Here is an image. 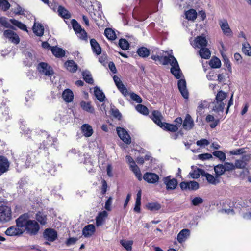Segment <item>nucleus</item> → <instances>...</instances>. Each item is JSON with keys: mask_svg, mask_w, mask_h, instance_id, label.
<instances>
[{"mask_svg": "<svg viewBox=\"0 0 251 251\" xmlns=\"http://www.w3.org/2000/svg\"><path fill=\"white\" fill-rule=\"evenodd\" d=\"M206 121L207 122H213L212 123L210 124V126L211 128H215L219 123V119H215L214 117L211 115H208L206 116Z\"/></svg>", "mask_w": 251, "mask_h": 251, "instance_id": "41", "label": "nucleus"}, {"mask_svg": "<svg viewBox=\"0 0 251 251\" xmlns=\"http://www.w3.org/2000/svg\"><path fill=\"white\" fill-rule=\"evenodd\" d=\"M9 21L14 25L17 26L19 29L28 32V29L25 25L22 23L21 22L15 19H10Z\"/></svg>", "mask_w": 251, "mask_h": 251, "instance_id": "32", "label": "nucleus"}, {"mask_svg": "<svg viewBox=\"0 0 251 251\" xmlns=\"http://www.w3.org/2000/svg\"><path fill=\"white\" fill-rule=\"evenodd\" d=\"M158 60L162 63L163 65L170 64L172 66L171 72L176 79H180L182 75L178 63L175 57L172 55L168 56H159L158 55Z\"/></svg>", "mask_w": 251, "mask_h": 251, "instance_id": "2", "label": "nucleus"}, {"mask_svg": "<svg viewBox=\"0 0 251 251\" xmlns=\"http://www.w3.org/2000/svg\"><path fill=\"white\" fill-rule=\"evenodd\" d=\"M53 139L50 135H48L46 140H44L39 146L40 150L47 151L49 147L53 145Z\"/></svg>", "mask_w": 251, "mask_h": 251, "instance_id": "14", "label": "nucleus"}, {"mask_svg": "<svg viewBox=\"0 0 251 251\" xmlns=\"http://www.w3.org/2000/svg\"><path fill=\"white\" fill-rule=\"evenodd\" d=\"M120 243L127 251H132V241L121 240H120Z\"/></svg>", "mask_w": 251, "mask_h": 251, "instance_id": "45", "label": "nucleus"}, {"mask_svg": "<svg viewBox=\"0 0 251 251\" xmlns=\"http://www.w3.org/2000/svg\"><path fill=\"white\" fill-rule=\"evenodd\" d=\"M10 7V4L9 2L6 0H0V8L6 11L8 10Z\"/></svg>", "mask_w": 251, "mask_h": 251, "instance_id": "51", "label": "nucleus"}, {"mask_svg": "<svg viewBox=\"0 0 251 251\" xmlns=\"http://www.w3.org/2000/svg\"><path fill=\"white\" fill-rule=\"evenodd\" d=\"M130 98L133 100L136 101L137 103H141L142 102V99L141 97L134 93H132L130 94Z\"/></svg>", "mask_w": 251, "mask_h": 251, "instance_id": "56", "label": "nucleus"}, {"mask_svg": "<svg viewBox=\"0 0 251 251\" xmlns=\"http://www.w3.org/2000/svg\"><path fill=\"white\" fill-rule=\"evenodd\" d=\"M136 109L140 113L144 115H147L149 114V110L147 107L142 104H138L136 106Z\"/></svg>", "mask_w": 251, "mask_h": 251, "instance_id": "46", "label": "nucleus"}, {"mask_svg": "<svg viewBox=\"0 0 251 251\" xmlns=\"http://www.w3.org/2000/svg\"><path fill=\"white\" fill-rule=\"evenodd\" d=\"M104 35L108 39L110 40H114L116 38L114 31L110 28H106L105 29Z\"/></svg>", "mask_w": 251, "mask_h": 251, "instance_id": "37", "label": "nucleus"}, {"mask_svg": "<svg viewBox=\"0 0 251 251\" xmlns=\"http://www.w3.org/2000/svg\"><path fill=\"white\" fill-rule=\"evenodd\" d=\"M190 235V230L188 229H183L177 235V240L179 243L184 242Z\"/></svg>", "mask_w": 251, "mask_h": 251, "instance_id": "23", "label": "nucleus"}, {"mask_svg": "<svg viewBox=\"0 0 251 251\" xmlns=\"http://www.w3.org/2000/svg\"><path fill=\"white\" fill-rule=\"evenodd\" d=\"M82 75L83 79L86 83L90 84L93 83L94 80L92 78V75L89 71H83L82 73Z\"/></svg>", "mask_w": 251, "mask_h": 251, "instance_id": "40", "label": "nucleus"}, {"mask_svg": "<svg viewBox=\"0 0 251 251\" xmlns=\"http://www.w3.org/2000/svg\"><path fill=\"white\" fill-rule=\"evenodd\" d=\"M119 45L120 48L123 50H127L129 47V43L125 39H120L119 41Z\"/></svg>", "mask_w": 251, "mask_h": 251, "instance_id": "47", "label": "nucleus"}, {"mask_svg": "<svg viewBox=\"0 0 251 251\" xmlns=\"http://www.w3.org/2000/svg\"><path fill=\"white\" fill-rule=\"evenodd\" d=\"M4 36L8 39L12 43L18 44L20 42V38L16 33L13 31L7 29L3 32Z\"/></svg>", "mask_w": 251, "mask_h": 251, "instance_id": "8", "label": "nucleus"}, {"mask_svg": "<svg viewBox=\"0 0 251 251\" xmlns=\"http://www.w3.org/2000/svg\"><path fill=\"white\" fill-rule=\"evenodd\" d=\"M36 221L39 222L42 225H45L47 224V216L41 212H37L35 215Z\"/></svg>", "mask_w": 251, "mask_h": 251, "instance_id": "33", "label": "nucleus"}, {"mask_svg": "<svg viewBox=\"0 0 251 251\" xmlns=\"http://www.w3.org/2000/svg\"><path fill=\"white\" fill-rule=\"evenodd\" d=\"M108 216V213L106 211H103L99 213L96 217V225L99 226H101L104 220V219Z\"/></svg>", "mask_w": 251, "mask_h": 251, "instance_id": "29", "label": "nucleus"}, {"mask_svg": "<svg viewBox=\"0 0 251 251\" xmlns=\"http://www.w3.org/2000/svg\"><path fill=\"white\" fill-rule=\"evenodd\" d=\"M33 31L37 36L41 37L44 33V27L41 24L36 25L35 23L33 27Z\"/></svg>", "mask_w": 251, "mask_h": 251, "instance_id": "31", "label": "nucleus"}, {"mask_svg": "<svg viewBox=\"0 0 251 251\" xmlns=\"http://www.w3.org/2000/svg\"><path fill=\"white\" fill-rule=\"evenodd\" d=\"M213 155L218 158L222 161H224L226 158L225 154L221 151H215L213 152Z\"/></svg>", "mask_w": 251, "mask_h": 251, "instance_id": "52", "label": "nucleus"}, {"mask_svg": "<svg viewBox=\"0 0 251 251\" xmlns=\"http://www.w3.org/2000/svg\"><path fill=\"white\" fill-rule=\"evenodd\" d=\"M182 126L184 129L187 130H190L193 128L194 126V121L190 115H186Z\"/></svg>", "mask_w": 251, "mask_h": 251, "instance_id": "18", "label": "nucleus"}, {"mask_svg": "<svg viewBox=\"0 0 251 251\" xmlns=\"http://www.w3.org/2000/svg\"><path fill=\"white\" fill-rule=\"evenodd\" d=\"M191 44L195 48L201 49L206 47L207 41L205 37L199 36L195 38L194 42H191Z\"/></svg>", "mask_w": 251, "mask_h": 251, "instance_id": "9", "label": "nucleus"}, {"mask_svg": "<svg viewBox=\"0 0 251 251\" xmlns=\"http://www.w3.org/2000/svg\"><path fill=\"white\" fill-rule=\"evenodd\" d=\"M90 44L93 52L97 55H100L101 53V48L95 39L90 40Z\"/></svg>", "mask_w": 251, "mask_h": 251, "instance_id": "24", "label": "nucleus"}, {"mask_svg": "<svg viewBox=\"0 0 251 251\" xmlns=\"http://www.w3.org/2000/svg\"><path fill=\"white\" fill-rule=\"evenodd\" d=\"M12 218L11 208L6 205L0 206V221L7 222L9 221Z\"/></svg>", "mask_w": 251, "mask_h": 251, "instance_id": "4", "label": "nucleus"}, {"mask_svg": "<svg viewBox=\"0 0 251 251\" xmlns=\"http://www.w3.org/2000/svg\"><path fill=\"white\" fill-rule=\"evenodd\" d=\"M223 57V62L224 63V64L226 65V66L227 67V68L229 70V71H231V66L230 63V61L228 59V58L227 57L226 55H222Z\"/></svg>", "mask_w": 251, "mask_h": 251, "instance_id": "64", "label": "nucleus"}, {"mask_svg": "<svg viewBox=\"0 0 251 251\" xmlns=\"http://www.w3.org/2000/svg\"><path fill=\"white\" fill-rule=\"evenodd\" d=\"M111 115L115 118L120 120L122 115L120 111L118 109H111Z\"/></svg>", "mask_w": 251, "mask_h": 251, "instance_id": "60", "label": "nucleus"}, {"mask_svg": "<svg viewBox=\"0 0 251 251\" xmlns=\"http://www.w3.org/2000/svg\"><path fill=\"white\" fill-rule=\"evenodd\" d=\"M62 98L67 103L71 102L74 99V94L70 89H65L62 93Z\"/></svg>", "mask_w": 251, "mask_h": 251, "instance_id": "21", "label": "nucleus"}, {"mask_svg": "<svg viewBox=\"0 0 251 251\" xmlns=\"http://www.w3.org/2000/svg\"><path fill=\"white\" fill-rule=\"evenodd\" d=\"M185 14L187 19L193 21L196 19L198 15L196 11L193 9L186 11Z\"/></svg>", "mask_w": 251, "mask_h": 251, "instance_id": "36", "label": "nucleus"}, {"mask_svg": "<svg viewBox=\"0 0 251 251\" xmlns=\"http://www.w3.org/2000/svg\"><path fill=\"white\" fill-rule=\"evenodd\" d=\"M9 166L10 163L7 157L0 155V176L8 170Z\"/></svg>", "mask_w": 251, "mask_h": 251, "instance_id": "13", "label": "nucleus"}, {"mask_svg": "<svg viewBox=\"0 0 251 251\" xmlns=\"http://www.w3.org/2000/svg\"><path fill=\"white\" fill-rule=\"evenodd\" d=\"M137 53L139 56L145 58L150 55V50L145 47H141L138 49Z\"/></svg>", "mask_w": 251, "mask_h": 251, "instance_id": "35", "label": "nucleus"}, {"mask_svg": "<svg viewBox=\"0 0 251 251\" xmlns=\"http://www.w3.org/2000/svg\"><path fill=\"white\" fill-rule=\"evenodd\" d=\"M199 55L202 58L207 59L210 57L211 53L209 50L205 47L200 50Z\"/></svg>", "mask_w": 251, "mask_h": 251, "instance_id": "38", "label": "nucleus"}, {"mask_svg": "<svg viewBox=\"0 0 251 251\" xmlns=\"http://www.w3.org/2000/svg\"><path fill=\"white\" fill-rule=\"evenodd\" d=\"M163 181L168 191L175 189L178 184L177 180L174 178H171L170 176L164 177Z\"/></svg>", "mask_w": 251, "mask_h": 251, "instance_id": "11", "label": "nucleus"}, {"mask_svg": "<svg viewBox=\"0 0 251 251\" xmlns=\"http://www.w3.org/2000/svg\"><path fill=\"white\" fill-rule=\"evenodd\" d=\"M202 176L205 177L208 182L211 184L216 185L220 182L218 177H215L213 175L208 173L203 172V174H202Z\"/></svg>", "mask_w": 251, "mask_h": 251, "instance_id": "27", "label": "nucleus"}, {"mask_svg": "<svg viewBox=\"0 0 251 251\" xmlns=\"http://www.w3.org/2000/svg\"><path fill=\"white\" fill-rule=\"evenodd\" d=\"M246 152L245 148H240L232 150L230 151V153L232 155H240Z\"/></svg>", "mask_w": 251, "mask_h": 251, "instance_id": "59", "label": "nucleus"}, {"mask_svg": "<svg viewBox=\"0 0 251 251\" xmlns=\"http://www.w3.org/2000/svg\"><path fill=\"white\" fill-rule=\"evenodd\" d=\"M178 87L184 98L188 99L189 97V93L186 88V82L185 79H181L178 81Z\"/></svg>", "mask_w": 251, "mask_h": 251, "instance_id": "15", "label": "nucleus"}, {"mask_svg": "<svg viewBox=\"0 0 251 251\" xmlns=\"http://www.w3.org/2000/svg\"><path fill=\"white\" fill-rule=\"evenodd\" d=\"M25 10L23 9L21 6L17 4L16 8L15 9L14 13L16 15H24L25 14Z\"/></svg>", "mask_w": 251, "mask_h": 251, "instance_id": "62", "label": "nucleus"}, {"mask_svg": "<svg viewBox=\"0 0 251 251\" xmlns=\"http://www.w3.org/2000/svg\"><path fill=\"white\" fill-rule=\"evenodd\" d=\"M203 200L199 197H196L192 200V203L194 206H198L200 204L202 203Z\"/></svg>", "mask_w": 251, "mask_h": 251, "instance_id": "57", "label": "nucleus"}, {"mask_svg": "<svg viewBox=\"0 0 251 251\" xmlns=\"http://www.w3.org/2000/svg\"><path fill=\"white\" fill-rule=\"evenodd\" d=\"M116 130L119 137L125 144H130L131 143L130 136L125 129L118 127Z\"/></svg>", "mask_w": 251, "mask_h": 251, "instance_id": "7", "label": "nucleus"}, {"mask_svg": "<svg viewBox=\"0 0 251 251\" xmlns=\"http://www.w3.org/2000/svg\"><path fill=\"white\" fill-rule=\"evenodd\" d=\"M203 172H204L203 170L198 168L190 173V175L193 178H198L200 176L201 174H203Z\"/></svg>", "mask_w": 251, "mask_h": 251, "instance_id": "49", "label": "nucleus"}, {"mask_svg": "<svg viewBox=\"0 0 251 251\" xmlns=\"http://www.w3.org/2000/svg\"><path fill=\"white\" fill-rule=\"evenodd\" d=\"M227 97V93H225L223 91H220L217 93L215 100L223 102V103H226L227 100H226V98Z\"/></svg>", "mask_w": 251, "mask_h": 251, "instance_id": "34", "label": "nucleus"}, {"mask_svg": "<svg viewBox=\"0 0 251 251\" xmlns=\"http://www.w3.org/2000/svg\"><path fill=\"white\" fill-rule=\"evenodd\" d=\"M219 25L225 35L229 36L232 34V30L230 29L227 21L226 19L219 20Z\"/></svg>", "mask_w": 251, "mask_h": 251, "instance_id": "12", "label": "nucleus"}, {"mask_svg": "<svg viewBox=\"0 0 251 251\" xmlns=\"http://www.w3.org/2000/svg\"><path fill=\"white\" fill-rule=\"evenodd\" d=\"M250 159V155H244L242 159L236 160L235 162V168L238 169H244L247 165L246 161H248Z\"/></svg>", "mask_w": 251, "mask_h": 251, "instance_id": "16", "label": "nucleus"}, {"mask_svg": "<svg viewBox=\"0 0 251 251\" xmlns=\"http://www.w3.org/2000/svg\"><path fill=\"white\" fill-rule=\"evenodd\" d=\"M95 95L97 99L100 102L104 100L105 96L103 92L99 88L96 87L94 90Z\"/></svg>", "mask_w": 251, "mask_h": 251, "instance_id": "39", "label": "nucleus"}, {"mask_svg": "<svg viewBox=\"0 0 251 251\" xmlns=\"http://www.w3.org/2000/svg\"><path fill=\"white\" fill-rule=\"evenodd\" d=\"M65 65L67 70L72 73H75L78 68V65L73 60L66 61Z\"/></svg>", "mask_w": 251, "mask_h": 251, "instance_id": "17", "label": "nucleus"}, {"mask_svg": "<svg viewBox=\"0 0 251 251\" xmlns=\"http://www.w3.org/2000/svg\"><path fill=\"white\" fill-rule=\"evenodd\" d=\"M209 65L213 68H219L221 67V62L219 58L214 57L210 60L209 62Z\"/></svg>", "mask_w": 251, "mask_h": 251, "instance_id": "44", "label": "nucleus"}, {"mask_svg": "<svg viewBox=\"0 0 251 251\" xmlns=\"http://www.w3.org/2000/svg\"><path fill=\"white\" fill-rule=\"evenodd\" d=\"M51 51L52 53L58 58L64 57L65 55V51L62 48L56 46L52 47Z\"/></svg>", "mask_w": 251, "mask_h": 251, "instance_id": "28", "label": "nucleus"}, {"mask_svg": "<svg viewBox=\"0 0 251 251\" xmlns=\"http://www.w3.org/2000/svg\"><path fill=\"white\" fill-rule=\"evenodd\" d=\"M77 35L78 37L82 40L87 41L88 39L87 33L84 29L82 28L81 31H79L78 32L75 33Z\"/></svg>", "mask_w": 251, "mask_h": 251, "instance_id": "53", "label": "nucleus"}, {"mask_svg": "<svg viewBox=\"0 0 251 251\" xmlns=\"http://www.w3.org/2000/svg\"><path fill=\"white\" fill-rule=\"evenodd\" d=\"M189 190H196L199 188V183L195 181H190L188 182Z\"/></svg>", "mask_w": 251, "mask_h": 251, "instance_id": "55", "label": "nucleus"}, {"mask_svg": "<svg viewBox=\"0 0 251 251\" xmlns=\"http://www.w3.org/2000/svg\"><path fill=\"white\" fill-rule=\"evenodd\" d=\"M95 226L93 224H89L85 226L82 230V234L85 237L91 236L95 231Z\"/></svg>", "mask_w": 251, "mask_h": 251, "instance_id": "22", "label": "nucleus"}, {"mask_svg": "<svg viewBox=\"0 0 251 251\" xmlns=\"http://www.w3.org/2000/svg\"><path fill=\"white\" fill-rule=\"evenodd\" d=\"M43 237L48 241L53 242L57 238V232L54 229L50 228H46L43 233Z\"/></svg>", "mask_w": 251, "mask_h": 251, "instance_id": "6", "label": "nucleus"}, {"mask_svg": "<svg viewBox=\"0 0 251 251\" xmlns=\"http://www.w3.org/2000/svg\"><path fill=\"white\" fill-rule=\"evenodd\" d=\"M198 158L201 160L210 159L212 158V155L210 153H203L198 155Z\"/></svg>", "mask_w": 251, "mask_h": 251, "instance_id": "58", "label": "nucleus"}, {"mask_svg": "<svg viewBox=\"0 0 251 251\" xmlns=\"http://www.w3.org/2000/svg\"><path fill=\"white\" fill-rule=\"evenodd\" d=\"M243 52L246 55L251 56V46L248 42H245L242 44Z\"/></svg>", "mask_w": 251, "mask_h": 251, "instance_id": "42", "label": "nucleus"}, {"mask_svg": "<svg viewBox=\"0 0 251 251\" xmlns=\"http://www.w3.org/2000/svg\"><path fill=\"white\" fill-rule=\"evenodd\" d=\"M81 131L83 135L86 137L91 136L94 132L92 127L88 124H84L81 126Z\"/></svg>", "mask_w": 251, "mask_h": 251, "instance_id": "25", "label": "nucleus"}, {"mask_svg": "<svg viewBox=\"0 0 251 251\" xmlns=\"http://www.w3.org/2000/svg\"><path fill=\"white\" fill-rule=\"evenodd\" d=\"M161 117H162L161 113L158 112V126L164 130L171 132H176L177 131L178 127L180 126L183 122L181 118L178 117L175 120V122L176 124L174 125L167 123L162 122L160 119Z\"/></svg>", "mask_w": 251, "mask_h": 251, "instance_id": "3", "label": "nucleus"}, {"mask_svg": "<svg viewBox=\"0 0 251 251\" xmlns=\"http://www.w3.org/2000/svg\"><path fill=\"white\" fill-rule=\"evenodd\" d=\"M143 178L149 183H154L157 181V175L155 173L147 172L144 175Z\"/></svg>", "mask_w": 251, "mask_h": 251, "instance_id": "19", "label": "nucleus"}, {"mask_svg": "<svg viewBox=\"0 0 251 251\" xmlns=\"http://www.w3.org/2000/svg\"><path fill=\"white\" fill-rule=\"evenodd\" d=\"M5 233L7 236H19L24 233V230L22 227H20L16 224V226H11L8 228Z\"/></svg>", "mask_w": 251, "mask_h": 251, "instance_id": "10", "label": "nucleus"}, {"mask_svg": "<svg viewBox=\"0 0 251 251\" xmlns=\"http://www.w3.org/2000/svg\"><path fill=\"white\" fill-rule=\"evenodd\" d=\"M215 172L217 176L223 175L225 172L224 166L222 164H219L214 167Z\"/></svg>", "mask_w": 251, "mask_h": 251, "instance_id": "50", "label": "nucleus"}, {"mask_svg": "<svg viewBox=\"0 0 251 251\" xmlns=\"http://www.w3.org/2000/svg\"><path fill=\"white\" fill-rule=\"evenodd\" d=\"M71 24L75 33H77L79 31L81 30V26L76 20L72 19L71 20Z\"/></svg>", "mask_w": 251, "mask_h": 251, "instance_id": "48", "label": "nucleus"}, {"mask_svg": "<svg viewBox=\"0 0 251 251\" xmlns=\"http://www.w3.org/2000/svg\"><path fill=\"white\" fill-rule=\"evenodd\" d=\"M57 12L60 17L65 19H69L71 17V15L68 10L61 5L58 6L57 8Z\"/></svg>", "mask_w": 251, "mask_h": 251, "instance_id": "20", "label": "nucleus"}, {"mask_svg": "<svg viewBox=\"0 0 251 251\" xmlns=\"http://www.w3.org/2000/svg\"><path fill=\"white\" fill-rule=\"evenodd\" d=\"M37 69L38 71L42 74L46 76H50L53 74L54 72L51 66H49L47 63L40 62L38 64Z\"/></svg>", "mask_w": 251, "mask_h": 251, "instance_id": "5", "label": "nucleus"}, {"mask_svg": "<svg viewBox=\"0 0 251 251\" xmlns=\"http://www.w3.org/2000/svg\"><path fill=\"white\" fill-rule=\"evenodd\" d=\"M0 24L5 28L12 29L13 30L16 29L13 25H10L5 17H2L0 18Z\"/></svg>", "mask_w": 251, "mask_h": 251, "instance_id": "43", "label": "nucleus"}, {"mask_svg": "<svg viewBox=\"0 0 251 251\" xmlns=\"http://www.w3.org/2000/svg\"><path fill=\"white\" fill-rule=\"evenodd\" d=\"M226 103L215 100L212 103V110L216 113L223 112Z\"/></svg>", "mask_w": 251, "mask_h": 251, "instance_id": "26", "label": "nucleus"}, {"mask_svg": "<svg viewBox=\"0 0 251 251\" xmlns=\"http://www.w3.org/2000/svg\"><path fill=\"white\" fill-rule=\"evenodd\" d=\"M119 90L125 96L128 94V91L126 87L123 84V83L116 86Z\"/></svg>", "mask_w": 251, "mask_h": 251, "instance_id": "54", "label": "nucleus"}, {"mask_svg": "<svg viewBox=\"0 0 251 251\" xmlns=\"http://www.w3.org/2000/svg\"><path fill=\"white\" fill-rule=\"evenodd\" d=\"M112 198L111 197H109L105 202V208L107 211L111 210V205L112 204Z\"/></svg>", "mask_w": 251, "mask_h": 251, "instance_id": "63", "label": "nucleus"}, {"mask_svg": "<svg viewBox=\"0 0 251 251\" xmlns=\"http://www.w3.org/2000/svg\"><path fill=\"white\" fill-rule=\"evenodd\" d=\"M80 105L84 110L90 113H94L95 112L94 108L92 106L90 102H86L84 101H82L80 102Z\"/></svg>", "mask_w": 251, "mask_h": 251, "instance_id": "30", "label": "nucleus"}, {"mask_svg": "<svg viewBox=\"0 0 251 251\" xmlns=\"http://www.w3.org/2000/svg\"><path fill=\"white\" fill-rule=\"evenodd\" d=\"M223 165L224 166V168L225 169V171H231L235 168L234 164L232 163L226 162Z\"/></svg>", "mask_w": 251, "mask_h": 251, "instance_id": "61", "label": "nucleus"}, {"mask_svg": "<svg viewBox=\"0 0 251 251\" xmlns=\"http://www.w3.org/2000/svg\"><path fill=\"white\" fill-rule=\"evenodd\" d=\"M16 224L20 227H22L24 232H25L30 236L37 235L40 228V225L36 220L29 219L28 213L20 215L16 220Z\"/></svg>", "mask_w": 251, "mask_h": 251, "instance_id": "1", "label": "nucleus"}]
</instances>
